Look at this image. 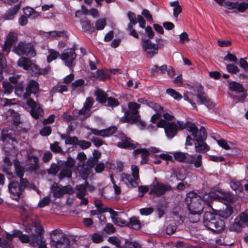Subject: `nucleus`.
<instances>
[{
	"mask_svg": "<svg viewBox=\"0 0 248 248\" xmlns=\"http://www.w3.org/2000/svg\"><path fill=\"white\" fill-rule=\"evenodd\" d=\"M189 155V154L187 153L181 152H176L173 154V156L175 160L186 164Z\"/></svg>",
	"mask_w": 248,
	"mask_h": 248,
	"instance_id": "nucleus-31",
	"label": "nucleus"
},
{
	"mask_svg": "<svg viewBox=\"0 0 248 248\" xmlns=\"http://www.w3.org/2000/svg\"><path fill=\"white\" fill-rule=\"evenodd\" d=\"M75 164V161L72 158H68L67 160L61 165V170L59 174L60 179L65 177L70 178L72 176V169Z\"/></svg>",
	"mask_w": 248,
	"mask_h": 248,
	"instance_id": "nucleus-16",
	"label": "nucleus"
},
{
	"mask_svg": "<svg viewBox=\"0 0 248 248\" xmlns=\"http://www.w3.org/2000/svg\"><path fill=\"white\" fill-rule=\"evenodd\" d=\"M14 164L16 175L20 178V180L24 179L23 178L24 176V168L20 166L18 161H15Z\"/></svg>",
	"mask_w": 248,
	"mask_h": 248,
	"instance_id": "nucleus-39",
	"label": "nucleus"
},
{
	"mask_svg": "<svg viewBox=\"0 0 248 248\" xmlns=\"http://www.w3.org/2000/svg\"><path fill=\"white\" fill-rule=\"evenodd\" d=\"M128 108L129 111H125L124 116L121 118V121L123 123L130 122L132 118H134L131 115L135 117L140 115L139 114V109L140 108V104L136 102H130L128 104Z\"/></svg>",
	"mask_w": 248,
	"mask_h": 248,
	"instance_id": "nucleus-12",
	"label": "nucleus"
},
{
	"mask_svg": "<svg viewBox=\"0 0 248 248\" xmlns=\"http://www.w3.org/2000/svg\"><path fill=\"white\" fill-rule=\"evenodd\" d=\"M170 5L171 7H173V16L175 18H177L179 14L182 11L181 6L179 4L178 1H171L170 3Z\"/></svg>",
	"mask_w": 248,
	"mask_h": 248,
	"instance_id": "nucleus-36",
	"label": "nucleus"
},
{
	"mask_svg": "<svg viewBox=\"0 0 248 248\" xmlns=\"http://www.w3.org/2000/svg\"><path fill=\"white\" fill-rule=\"evenodd\" d=\"M108 241L113 245L115 246L117 248H122L121 246V242L116 236H111L108 237Z\"/></svg>",
	"mask_w": 248,
	"mask_h": 248,
	"instance_id": "nucleus-52",
	"label": "nucleus"
},
{
	"mask_svg": "<svg viewBox=\"0 0 248 248\" xmlns=\"http://www.w3.org/2000/svg\"><path fill=\"white\" fill-rule=\"evenodd\" d=\"M48 52L49 54L47 57V61L48 62H50L55 60L60 55L58 51L54 49H49Z\"/></svg>",
	"mask_w": 248,
	"mask_h": 248,
	"instance_id": "nucleus-51",
	"label": "nucleus"
},
{
	"mask_svg": "<svg viewBox=\"0 0 248 248\" xmlns=\"http://www.w3.org/2000/svg\"><path fill=\"white\" fill-rule=\"evenodd\" d=\"M239 220L242 225L248 227V216L246 214L241 213L240 214Z\"/></svg>",
	"mask_w": 248,
	"mask_h": 248,
	"instance_id": "nucleus-64",
	"label": "nucleus"
},
{
	"mask_svg": "<svg viewBox=\"0 0 248 248\" xmlns=\"http://www.w3.org/2000/svg\"><path fill=\"white\" fill-rule=\"evenodd\" d=\"M14 238L13 234L7 233L6 239L0 237V247L2 248H13L12 241Z\"/></svg>",
	"mask_w": 248,
	"mask_h": 248,
	"instance_id": "nucleus-26",
	"label": "nucleus"
},
{
	"mask_svg": "<svg viewBox=\"0 0 248 248\" xmlns=\"http://www.w3.org/2000/svg\"><path fill=\"white\" fill-rule=\"evenodd\" d=\"M96 99L100 103H105L107 100L106 93L101 89H98L95 92Z\"/></svg>",
	"mask_w": 248,
	"mask_h": 248,
	"instance_id": "nucleus-37",
	"label": "nucleus"
},
{
	"mask_svg": "<svg viewBox=\"0 0 248 248\" xmlns=\"http://www.w3.org/2000/svg\"><path fill=\"white\" fill-rule=\"evenodd\" d=\"M51 191L55 197H61L63 195L62 186H60L57 184L53 185Z\"/></svg>",
	"mask_w": 248,
	"mask_h": 248,
	"instance_id": "nucleus-38",
	"label": "nucleus"
},
{
	"mask_svg": "<svg viewBox=\"0 0 248 248\" xmlns=\"http://www.w3.org/2000/svg\"><path fill=\"white\" fill-rule=\"evenodd\" d=\"M242 229V224L241 223L239 220H237V219H236L234 223L230 226L229 229L231 231H234L238 232L241 231Z\"/></svg>",
	"mask_w": 248,
	"mask_h": 248,
	"instance_id": "nucleus-47",
	"label": "nucleus"
},
{
	"mask_svg": "<svg viewBox=\"0 0 248 248\" xmlns=\"http://www.w3.org/2000/svg\"><path fill=\"white\" fill-rule=\"evenodd\" d=\"M191 88L197 94L200 95V96L204 95L203 87L200 83H194L192 86H191Z\"/></svg>",
	"mask_w": 248,
	"mask_h": 248,
	"instance_id": "nucleus-44",
	"label": "nucleus"
},
{
	"mask_svg": "<svg viewBox=\"0 0 248 248\" xmlns=\"http://www.w3.org/2000/svg\"><path fill=\"white\" fill-rule=\"evenodd\" d=\"M204 226L212 232L218 233L222 232L225 228V222L217 215L210 211L205 212L203 216Z\"/></svg>",
	"mask_w": 248,
	"mask_h": 248,
	"instance_id": "nucleus-2",
	"label": "nucleus"
},
{
	"mask_svg": "<svg viewBox=\"0 0 248 248\" xmlns=\"http://www.w3.org/2000/svg\"><path fill=\"white\" fill-rule=\"evenodd\" d=\"M85 83V81L82 79H79L75 81L71 84V87L73 90L77 89L78 88L82 87Z\"/></svg>",
	"mask_w": 248,
	"mask_h": 248,
	"instance_id": "nucleus-61",
	"label": "nucleus"
},
{
	"mask_svg": "<svg viewBox=\"0 0 248 248\" xmlns=\"http://www.w3.org/2000/svg\"><path fill=\"white\" fill-rule=\"evenodd\" d=\"M76 196L78 198L84 197L87 194L86 186L84 184L78 185L75 187Z\"/></svg>",
	"mask_w": 248,
	"mask_h": 248,
	"instance_id": "nucleus-29",
	"label": "nucleus"
},
{
	"mask_svg": "<svg viewBox=\"0 0 248 248\" xmlns=\"http://www.w3.org/2000/svg\"><path fill=\"white\" fill-rule=\"evenodd\" d=\"M18 40L17 33L10 31L6 35L4 44L2 46V50L8 53L11 50L13 45L15 44Z\"/></svg>",
	"mask_w": 248,
	"mask_h": 248,
	"instance_id": "nucleus-17",
	"label": "nucleus"
},
{
	"mask_svg": "<svg viewBox=\"0 0 248 248\" xmlns=\"http://www.w3.org/2000/svg\"><path fill=\"white\" fill-rule=\"evenodd\" d=\"M103 231L107 234H110L115 232L116 229L111 223H107L103 229Z\"/></svg>",
	"mask_w": 248,
	"mask_h": 248,
	"instance_id": "nucleus-59",
	"label": "nucleus"
},
{
	"mask_svg": "<svg viewBox=\"0 0 248 248\" xmlns=\"http://www.w3.org/2000/svg\"><path fill=\"white\" fill-rule=\"evenodd\" d=\"M157 152V149L154 147L149 149L148 150L143 148L137 149L134 150L135 155L141 154V160L140 161V164L142 165L148 163V156L150 155V152L156 153Z\"/></svg>",
	"mask_w": 248,
	"mask_h": 248,
	"instance_id": "nucleus-20",
	"label": "nucleus"
},
{
	"mask_svg": "<svg viewBox=\"0 0 248 248\" xmlns=\"http://www.w3.org/2000/svg\"><path fill=\"white\" fill-rule=\"evenodd\" d=\"M30 69L31 70V74L32 76H36L40 75V69L37 65L31 63Z\"/></svg>",
	"mask_w": 248,
	"mask_h": 248,
	"instance_id": "nucleus-63",
	"label": "nucleus"
},
{
	"mask_svg": "<svg viewBox=\"0 0 248 248\" xmlns=\"http://www.w3.org/2000/svg\"><path fill=\"white\" fill-rule=\"evenodd\" d=\"M185 100L187 101L191 105L194 107V108H196V105H199L200 102H201L202 96L198 94H194L193 93L187 92L184 94Z\"/></svg>",
	"mask_w": 248,
	"mask_h": 248,
	"instance_id": "nucleus-25",
	"label": "nucleus"
},
{
	"mask_svg": "<svg viewBox=\"0 0 248 248\" xmlns=\"http://www.w3.org/2000/svg\"><path fill=\"white\" fill-rule=\"evenodd\" d=\"M91 239L94 243H100L103 241L104 238L102 235L99 233H94L92 235Z\"/></svg>",
	"mask_w": 248,
	"mask_h": 248,
	"instance_id": "nucleus-60",
	"label": "nucleus"
},
{
	"mask_svg": "<svg viewBox=\"0 0 248 248\" xmlns=\"http://www.w3.org/2000/svg\"><path fill=\"white\" fill-rule=\"evenodd\" d=\"M137 143L124 135L121 136V141L117 143L118 147L124 149H134L137 147Z\"/></svg>",
	"mask_w": 248,
	"mask_h": 248,
	"instance_id": "nucleus-22",
	"label": "nucleus"
},
{
	"mask_svg": "<svg viewBox=\"0 0 248 248\" xmlns=\"http://www.w3.org/2000/svg\"><path fill=\"white\" fill-rule=\"evenodd\" d=\"M31 64V61L25 57H21L17 61L18 65L23 67L26 70L30 69Z\"/></svg>",
	"mask_w": 248,
	"mask_h": 248,
	"instance_id": "nucleus-35",
	"label": "nucleus"
},
{
	"mask_svg": "<svg viewBox=\"0 0 248 248\" xmlns=\"http://www.w3.org/2000/svg\"><path fill=\"white\" fill-rule=\"evenodd\" d=\"M43 36L44 37L52 39L54 38L59 37H67V33L65 31H53L47 32H44L43 33Z\"/></svg>",
	"mask_w": 248,
	"mask_h": 248,
	"instance_id": "nucleus-27",
	"label": "nucleus"
},
{
	"mask_svg": "<svg viewBox=\"0 0 248 248\" xmlns=\"http://www.w3.org/2000/svg\"><path fill=\"white\" fill-rule=\"evenodd\" d=\"M202 157L201 155H189L186 161V164L194 166L196 168L202 167Z\"/></svg>",
	"mask_w": 248,
	"mask_h": 248,
	"instance_id": "nucleus-24",
	"label": "nucleus"
},
{
	"mask_svg": "<svg viewBox=\"0 0 248 248\" xmlns=\"http://www.w3.org/2000/svg\"><path fill=\"white\" fill-rule=\"evenodd\" d=\"M226 69L229 73L232 74H236L240 71V69L237 66L232 64L227 65Z\"/></svg>",
	"mask_w": 248,
	"mask_h": 248,
	"instance_id": "nucleus-58",
	"label": "nucleus"
},
{
	"mask_svg": "<svg viewBox=\"0 0 248 248\" xmlns=\"http://www.w3.org/2000/svg\"><path fill=\"white\" fill-rule=\"evenodd\" d=\"M22 218L23 220V221L25 223L26 222V224H24V226H25V230L26 231L30 233L31 231L32 227H35V231L36 232V234H32V236L34 237H37L40 236L41 238V240L44 243L45 248H47L46 247V241L45 240V238L43 236V234L44 232V230L41 226H37L36 223H33L32 221V219L30 218V217L27 216L26 215H24L23 214H22Z\"/></svg>",
	"mask_w": 248,
	"mask_h": 248,
	"instance_id": "nucleus-8",
	"label": "nucleus"
},
{
	"mask_svg": "<svg viewBox=\"0 0 248 248\" xmlns=\"http://www.w3.org/2000/svg\"><path fill=\"white\" fill-rule=\"evenodd\" d=\"M157 126L164 128L167 137L171 139L177 135L178 131L186 129V123H184L180 121L167 122L165 120H160L157 124Z\"/></svg>",
	"mask_w": 248,
	"mask_h": 248,
	"instance_id": "nucleus-3",
	"label": "nucleus"
},
{
	"mask_svg": "<svg viewBox=\"0 0 248 248\" xmlns=\"http://www.w3.org/2000/svg\"><path fill=\"white\" fill-rule=\"evenodd\" d=\"M27 105L31 108V114L35 119H38L44 115L43 110L40 105L37 103L33 99L29 98L27 100Z\"/></svg>",
	"mask_w": 248,
	"mask_h": 248,
	"instance_id": "nucleus-18",
	"label": "nucleus"
},
{
	"mask_svg": "<svg viewBox=\"0 0 248 248\" xmlns=\"http://www.w3.org/2000/svg\"><path fill=\"white\" fill-rule=\"evenodd\" d=\"M204 104L208 108H213L214 104L208 99L206 96L203 95L201 97V102H200L199 105Z\"/></svg>",
	"mask_w": 248,
	"mask_h": 248,
	"instance_id": "nucleus-56",
	"label": "nucleus"
},
{
	"mask_svg": "<svg viewBox=\"0 0 248 248\" xmlns=\"http://www.w3.org/2000/svg\"><path fill=\"white\" fill-rule=\"evenodd\" d=\"M167 93L176 100H179L182 98V96L172 89H168L166 90Z\"/></svg>",
	"mask_w": 248,
	"mask_h": 248,
	"instance_id": "nucleus-55",
	"label": "nucleus"
},
{
	"mask_svg": "<svg viewBox=\"0 0 248 248\" xmlns=\"http://www.w3.org/2000/svg\"><path fill=\"white\" fill-rule=\"evenodd\" d=\"M28 183L27 179L20 180L19 182L15 180L11 181L8 186L10 197L12 199L18 201L24 192Z\"/></svg>",
	"mask_w": 248,
	"mask_h": 248,
	"instance_id": "nucleus-4",
	"label": "nucleus"
},
{
	"mask_svg": "<svg viewBox=\"0 0 248 248\" xmlns=\"http://www.w3.org/2000/svg\"><path fill=\"white\" fill-rule=\"evenodd\" d=\"M167 70V65H163L160 67L157 65H154L151 69V73L154 74L155 73H160L161 74H164Z\"/></svg>",
	"mask_w": 248,
	"mask_h": 248,
	"instance_id": "nucleus-50",
	"label": "nucleus"
},
{
	"mask_svg": "<svg viewBox=\"0 0 248 248\" xmlns=\"http://www.w3.org/2000/svg\"><path fill=\"white\" fill-rule=\"evenodd\" d=\"M24 14L28 18H35L39 16V13L33 8L27 7L23 9Z\"/></svg>",
	"mask_w": 248,
	"mask_h": 248,
	"instance_id": "nucleus-33",
	"label": "nucleus"
},
{
	"mask_svg": "<svg viewBox=\"0 0 248 248\" xmlns=\"http://www.w3.org/2000/svg\"><path fill=\"white\" fill-rule=\"evenodd\" d=\"M80 23L82 26V30L84 31H90L92 28V25L90 21H89L87 19L81 20Z\"/></svg>",
	"mask_w": 248,
	"mask_h": 248,
	"instance_id": "nucleus-49",
	"label": "nucleus"
},
{
	"mask_svg": "<svg viewBox=\"0 0 248 248\" xmlns=\"http://www.w3.org/2000/svg\"><path fill=\"white\" fill-rule=\"evenodd\" d=\"M132 175L123 173L121 175V180L129 188L136 187L139 185L140 179L139 169L138 166L132 165L131 166Z\"/></svg>",
	"mask_w": 248,
	"mask_h": 248,
	"instance_id": "nucleus-6",
	"label": "nucleus"
},
{
	"mask_svg": "<svg viewBox=\"0 0 248 248\" xmlns=\"http://www.w3.org/2000/svg\"><path fill=\"white\" fill-rule=\"evenodd\" d=\"M29 159L31 162H33V163H32L30 166L31 169L32 170H37L39 167L38 157L34 155H31L29 156Z\"/></svg>",
	"mask_w": 248,
	"mask_h": 248,
	"instance_id": "nucleus-48",
	"label": "nucleus"
},
{
	"mask_svg": "<svg viewBox=\"0 0 248 248\" xmlns=\"http://www.w3.org/2000/svg\"><path fill=\"white\" fill-rule=\"evenodd\" d=\"M77 54L74 49L69 48L65 49L60 55V59L64 62L65 65L71 67L75 65L74 62Z\"/></svg>",
	"mask_w": 248,
	"mask_h": 248,
	"instance_id": "nucleus-14",
	"label": "nucleus"
},
{
	"mask_svg": "<svg viewBox=\"0 0 248 248\" xmlns=\"http://www.w3.org/2000/svg\"><path fill=\"white\" fill-rule=\"evenodd\" d=\"M26 92L23 94L24 98L27 99L29 97L31 93L36 94L39 92V84L34 80H30L27 84Z\"/></svg>",
	"mask_w": 248,
	"mask_h": 248,
	"instance_id": "nucleus-19",
	"label": "nucleus"
},
{
	"mask_svg": "<svg viewBox=\"0 0 248 248\" xmlns=\"http://www.w3.org/2000/svg\"><path fill=\"white\" fill-rule=\"evenodd\" d=\"M117 129V127L115 126H110L108 128L102 130H98L95 128L91 129V134L103 137H107L111 136L114 133Z\"/></svg>",
	"mask_w": 248,
	"mask_h": 248,
	"instance_id": "nucleus-23",
	"label": "nucleus"
},
{
	"mask_svg": "<svg viewBox=\"0 0 248 248\" xmlns=\"http://www.w3.org/2000/svg\"><path fill=\"white\" fill-rule=\"evenodd\" d=\"M50 245L55 248H69L70 241L61 230H55L50 233Z\"/></svg>",
	"mask_w": 248,
	"mask_h": 248,
	"instance_id": "nucleus-5",
	"label": "nucleus"
},
{
	"mask_svg": "<svg viewBox=\"0 0 248 248\" xmlns=\"http://www.w3.org/2000/svg\"><path fill=\"white\" fill-rule=\"evenodd\" d=\"M94 103V100L92 97H88L86 99V101L84 103L83 105V107L86 108L87 109L90 111Z\"/></svg>",
	"mask_w": 248,
	"mask_h": 248,
	"instance_id": "nucleus-62",
	"label": "nucleus"
},
{
	"mask_svg": "<svg viewBox=\"0 0 248 248\" xmlns=\"http://www.w3.org/2000/svg\"><path fill=\"white\" fill-rule=\"evenodd\" d=\"M7 115L10 114L13 118V120L15 124L18 125L20 122V117L18 113L15 112L14 110L10 109L7 112Z\"/></svg>",
	"mask_w": 248,
	"mask_h": 248,
	"instance_id": "nucleus-53",
	"label": "nucleus"
},
{
	"mask_svg": "<svg viewBox=\"0 0 248 248\" xmlns=\"http://www.w3.org/2000/svg\"><path fill=\"white\" fill-rule=\"evenodd\" d=\"M3 161L7 164V166H3V170L6 172L9 175L12 176L13 173L11 170L9 168V167H11L12 165V163L10 160L8 156L5 157L3 159Z\"/></svg>",
	"mask_w": 248,
	"mask_h": 248,
	"instance_id": "nucleus-46",
	"label": "nucleus"
},
{
	"mask_svg": "<svg viewBox=\"0 0 248 248\" xmlns=\"http://www.w3.org/2000/svg\"><path fill=\"white\" fill-rule=\"evenodd\" d=\"M141 46L146 55L151 58L158 53L159 48V46L153 43L148 39H144L142 40Z\"/></svg>",
	"mask_w": 248,
	"mask_h": 248,
	"instance_id": "nucleus-15",
	"label": "nucleus"
},
{
	"mask_svg": "<svg viewBox=\"0 0 248 248\" xmlns=\"http://www.w3.org/2000/svg\"><path fill=\"white\" fill-rule=\"evenodd\" d=\"M147 106L152 108L156 112H163L164 111L163 107L159 104L153 101H149Z\"/></svg>",
	"mask_w": 248,
	"mask_h": 248,
	"instance_id": "nucleus-43",
	"label": "nucleus"
},
{
	"mask_svg": "<svg viewBox=\"0 0 248 248\" xmlns=\"http://www.w3.org/2000/svg\"><path fill=\"white\" fill-rule=\"evenodd\" d=\"M94 205L100 214L103 212H108L109 209H110L107 207H104L101 201L99 199H95L94 200Z\"/></svg>",
	"mask_w": 248,
	"mask_h": 248,
	"instance_id": "nucleus-45",
	"label": "nucleus"
},
{
	"mask_svg": "<svg viewBox=\"0 0 248 248\" xmlns=\"http://www.w3.org/2000/svg\"><path fill=\"white\" fill-rule=\"evenodd\" d=\"M204 140L195 141L196 142L194 144L197 152L202 153L209 150L208 145Z\"/></svg>",
	"mask_w": 248,
	"mask_h": 248,
	"instance_id": "nucleus-30",
	"label": "nucleus"
},
{
	"mask_svg": "<svg viewBox=\"0 0 248 248\" xmlns=\"http://www.w3.org/2000/svg\"><path fill=\"white\" fill-rule=\"evenodd\" d=\"M14 237H17L22 243H30L35 247L38 246V248H45L44 243L42 241L40 236L34 237L31 234L30 236L24 234L20 231H15L13 233Z\"/></svg>",
	"mask_w": 248,
	"mask_h": 248,
	"instance_id": "nucleus-9",
	"label": "nucleus"
},
{
	"mask_svg": "<svg viewBox=\"0 0 248 248\" xmlns=\"http://www.w3.org/2000/svg\"><path fill=\"white\" fill-rule=\"evenodd\" d=\"M20 8V4L15 5L10 8L4 15V18L5 20H11L14 18L15 15L18 12Z\"/></svg>",
	"mask_w": 248,
	"mask_h": 248,
	"instance_id": "nucleus-28",
	"label": "nucleus"
},
{
	"mask_svg": "<svg viewBox=\"0 0 248 248\" xmlns=\"http://www.w3.org/2000/svg\"><path fill=\"white\" fill-rule=\"evenodd\" d=\"M126 226L131 227L135 230L140 229L141 227V223L139 218L136 217H133L129 219Z\"/></svg>",
	"mask_w": 248,
	"mask_h": 248,
	"instance_id": "nucleus-34",
	"label": "nucleus"
},
{
	"mask_svg": "<svg viewBox=\"0 0 248 248\" xmlns=\"http://www.w3.org/2000/svg\"><path fill=\"white\" fill-rule=\"evenodd\" d=\"M140 115L134 117V118H132V120L130 122H136L137 124L139 126L141 129H143L145 127L146 124L144 121L141 120L140 119Z\"/></svg>",
	"mask_w": 248,
	"mask_h": 248,
	"instance_id": "nucleus-57",
	"label": "nucleus"
},
{
	"mask_svg": "<svg viewBox=\"0 0 248 248\" xmlns=\"http://www.w3.org/2000/svg\"><path fill=\"white\" fill-rule=\"evenodd\" d=\"M230 185L232 189L235 191L236 193L241 192L243 189V186L240 181L235 179L231 180Z\"/></svg>",
	"mask_w": 248,
	"mask_h": 248,
	"instance_id": "nucleus-32",
	"label": "nucleus"
},
{
	"mask_svg": "<svg viewBox=\"0 0 248 248\" xmlns=\"http://www.w3.org/2000/svg\"><path fill=\"white\" fill-rule=\"evenodd\" d=\"M91 76L101 81H104L107 78L106 74L102 70H98L95 72L91 73Z\"/></svg>",
	"mask_w": 248,
	"mask_h": 248,
	"instance_id": "nucleus-40",
	"label": "nucleus"
},
{
	"mask_svg": "<svg viewBox=\"0 0 248 248\" xmlns=\"http://www.w3.org/2000/svg\"><path fill=\"white\" fill-rule=\"evenodd\" d=\"M108 212L110 214L112 222L116 225L119 226H126L128 222L123 218L122 213H118L112 209L108 210Z\"/></svg>",
	"mask_w": 248,
	"mask_h": 248,
	"instance_id": "nucleus-21",
	"label": "nucleus"
},
{
	"mask_svg": "<svg viewBox=\"0 0 248 248\" xmlns=\"http://www.w3.org/2000/svg\"><path fill=\"white\" fill-rule=\"evenodd\" d=\"M229 88L232 91L242 93L240 95H231V97L233 100V101L235 103L244 102L247 93L242 84L235 81L230 82L229 83Z\"/></svg>",
	"mask_w": 248,
	"mask_h": 248,
	"instance_id": "nucleus-10",
	"label": "nucleus"
},
{
	"mask_svg": "<svg viewBox=\"0 0 248 248\" xmlns=\"http://www.w3.org/2000/svg\"><path fill=\"white\" fill-rule=\"evenodd\" d=\"M186 129L191 133L195 141L205 140L206 138V129L203 126H201L198 130L194 124L187 122Z\"/></svg>",
	"mask_w": 248,
	"mask_h": 248,
	"instance_id": "nucleus-11",
	"label": "nucleus"
},
{
	"mask_svg": "<svg viewBox=\"0 0 248 248\" xmlns=\"http://www.w3.org/2000/svg\"><path fill=\"white\" fill-rule=\"evenodd\" d=\"M13 51L19 56L25 55L29 57H33L36 55L34 46L31 43L19 42L14 46Z\"/></svg>",
	"mask_w": 248,
	"mask_h": 248,
	"instance_id": "nucleus-7",
	"label": "nucleus"
},
{
	"mask_svg": "<svg viewBox=\"0 0 248 248\" xmlns=\"http://www.w3.org/2000/svg\"><path fill=\"white\" fill-rule=\"evenodd\" d=\"M68 91V86L66 84H63L62 82H59L57 85L54 86L53 88V92L54 93H62Z\"/></svg>",
	"mask_w": 248,
	"mask_h": 248,
	"instance_id": "nucleus-41",
	"label": "nucleus"
},
{
	"mask_svg": "<svg viewBox=\"0 0 248 248\" xmlns=\"http://www.w3.org/2000/svg\"><path fill=\"white\" fill-rule=\"evenodd\" d=\"M150 194L157 197H160L167 192L170 191L171 190V186L169 184L157 182L152 184L150 186Z\"/></svg>",
	"mask_w": 248,
	"mask_h": 248,
	"instance_id": "nucleus-13",
	"label": "nucleus"
},
{
	"mask_svg": "<svg viewBox=\"0 0 248 248\" xmlns=\"http://www.w3.org/2000/svg\"><path fill=\"white\" fill-rule=\"evenodd\" d=\"M106 26V20L105 18L98 19L95 23V27L97 30H102Z\"/></svg>",
	"mask_w": 248,
	"mask_h": 248,
	"instance_id": "nucleus-54",
	"label": "nucleus"
},
{
	"mask_svg": "<svg viewBox=\"0 0 248 248\" xmlns=\"http://www.w3.org/2000/svg\"><path fill=\"white\" fill-rule=\"evenodd\" d=\"M186 203L189 212V220L192 222H197L204 208L203 204L206 202L197 193L191 192L187 194Z\"/></svg>",
	"mask_w": 248,
	"mask_h": 248,
	"instance_id": "nucleus-1",
	"label": "nucleus"
},
{
	"mask_svg": "<svg viewBox=\"0 0 248 248\" xmlns=\"http://www.w3.org/2000/svg\"><path fill=\"white\" fill-rule=\"evenodd\" d=\"M233 213L232 208L231 206H227L226 209L219 212V216L223 218H227Z\"/></svg>",
	"mask_w": 248,
	"mask_h": 248,
	"instance_id": "nucleus-42",
	"label": "nucleus"
}]
</instances>
